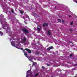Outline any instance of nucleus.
I'll list each match as a JSON object with an SVG mask.
<instances>
[{"instance_id": "nucleus-1", "label": "nucleus", "mask_w": 77, "mask_h": 77, "mask_svg": "<svg viewBox=\"0 0 77 77\" xmlns=\"http://www.w3.org/2000/svg\"><path fill=\"white\" fill-rule=\"evenodd\" d=\"M22 30L23 32H24V33H29V30L26 28L22 29Z\"/></svg>"}, {"instance_id": "nucleus-2", "label": "nucleus", "mask_w": 77, "mask_h": 77, "mask_svg": "<svg viewBox=\"0 0 77 77\" xmlns=\"http://www.w3.org/2000/svg\"><path fill=\"white\" fill-rule=\"evenodd\" d=\"M25 50H26V51H27L28 53H32V51H31V50H30L28 48H25Z\"/></svg>"}, {"instance_id": "nucleus-3", "label": "nucleus", "mask_w": 77, "mask_h": 77, "mask_svg": "<svg viewBox=\"0 0 77 77\" xmlns=\"http://www.w3.org/2000/svg\"><path fill=\"white\" fill-rule=\"evenodd\" d=\"M52 49H53V46L49 47V48H47V50L48 51H50V50H51Z\"/></svg>"}, {"instance_id": "nucleus-4", "label": "nucleus", "mask_w": 77, "mask_h": 77, "mask_svg": "<svg viewBox=\"0 0 77 77\" xmlns=\"http://www.w3.org/2000/svg\"><path fill=\"white\" fill-rule=\"evenodd\" d=\"M41 26H38L37 27V30L38 31H41Z\"/></svg>"}, {"instance_id": "nucleus-5", "label": "nucleus", "mask_w": 77, "mask_h": 77, "mask_svg": "<svg viewBox=\"0 0 77 77\" xmlns=\"http://www.w3.org/2000/svg\"><path fill=\"white\" fill-rule=\"evenodd\" d=\"M48 23H44L43 25V27H46L48 26Z\"/></svg>"}, {"instance_id": "nucleus-6", "label": "nucleus", "mask_w": 77, "mask_h": 77, "mask_svg": "<svg viewBox=\"0 0 77 77\" xmlns=\"http://www.w3.org/2000/svg\"><path fill=\"white\" fill-rule=\"evenodd\" d=\"M28 59L29 60H30V61H31V62H33V61L32 60V57L31 56H30L28 58Z\"/></svg>"}, {"instance_id": "nucleus-7", "label": "nucleus", "mask_w": 77, "mask_h": 77, "mask_svg": "<svg viewBox=\"0 0 77 77\" xmlns=\"http://www.w3.org/2000/svg\"><path fill=\"white\" fill-rule=\"evenodd\" d=\"M11 44L12 46H13V47H15V44L14 43V41H12V42H11Z\"/></svg>"}, {"instance_id": "nucleus-8", "label": "nucleus", "mask_w": 77, "mask_h": 77, "mask_svg": "<svg viewBox=\"0 0 77 77\" xmlns=\"http://www.w3.org/2000/svg\"><path fill=\"white\" fill-rule=\"evenodd\" d=\"M23 41L25 42L27 41V38L26 37H24L23 39Z\"/></svg>"}, {"instance_id": "nucleus-9", "label": "nucleus", "mask_w": 77, "mask_h": 77, "mask_svg": "<svg viewBox=\"0 0 77 77\" xmlns=\"http://www.w3.org/2000/svg\"><path fill=\"white\" fill-rule=\"evenodd\" d=\"M23 53H24V55L26 57H27V58H28V57H27V52H23Z\"/></svg>"}, {"instance_id": "nucleus-10", "label": "nucleus", "mask_w": 77, "mask_h": 77, "mask_svg": "<svg viewBox=\"0 0 77 77\" xmlns=\"http://www.w3.org/2000/svg\"><path fill=\"white\" fill-rule=\"evenodd\" d=\"M0 36H2V35H3V32H2V31H0Z\"/></svg>"}, {"instance_id": "nucleus-11", "label": "nucleus", "mask_w": 77, "mask_h": 77, "mask_svg": "<svg viewBox=\"0 0 77 77\" xmlns=\"http://www.w3.org/2000/svg\"><path fill=\"white\" fill-rule=\"evenodd\" d=\"M48 33L49 35H51V32L50 31H48Z\"/></svg>"}, {"instance_id": "nucleus-12", "label": "nucleus", "mask_w": 77, "mask_h": 77, "mask_svg": "<svg viewBox=\"0 0 77 77\" xmlns=\"http://www.w3.org/2000/svg\"><path fill=\"white\" fill-rule=\"evenodd\" d=\"M11 11L13 14H14V10L13 9L11 10Z\"/></svg>"}, {"instance_id": "nucleus-13", "label": "nucleus", "mask_w": 77, "mask_h": 77, "mask_svg": "<svg viewBox=\"0 0 77 77\" xmlns=\"http://www.w3.org/2000/svg\"><path fill=\"white\" fill-rule=\"evenodd\" d=\"M57 21H58V22H61V20H60V19H58Z\"/></svg>"}, {"instance_id": "nucleus-14", "label": "nucleus", "mask_w": 77, "mask_h": 77, "mask_svg": "<svg viewBox=\"0 0 77 77\" xmlns=\"http://www.w3.org/2000/svg\"><path fill=\"white\" fill-rule=\"evenodd\" d=\"M30 70H28V71H27L26 72V74H27V73H28V72H30Z\"/></svg>"}, {"instance_id": "nucleus-15", "label": "nucleus", "mask_w": 77, "mask_h": 77, "mask_svg": "<svg viewBox=\"0 0 77 77\" xmlns=\"http://www.w3.org/2000/svg\"><path fill=\"white\" fill-rule=\"evenodd\" d=\"M20 13L22 14H23V11L21 10H20Z\"/></svg>"}, {"instance_id": "nucleus-16", "label": "nucleus", "mask_w": 77, "mask_h": 77, "mask_svg": "<svg viewBox=\"0 0 77 77\" xmlns=\"http://www.w3.org/2000/svg\"><path fill=\"white\" fill-rule=\"evenodd\" d=\"M62 22L63 23H65V21H64V20H62Z\"/></svg>"}, {"instance_id": "nucleus-17", "label": "nucleus", "mask_w": 77, "mask_h": 77, "mask_svg": "<svg viewBox=\"0 0 77 77\" xmlns=\"http://www.w3.org/2000/svg\"><path fill=\"white\" fill-rule=\"evenodd\" d=\"M73 24V22H72L71 23H70V25H72Z\"/></svg>"}, {"instance_id": "nucleus-18", "label": "nucleus", "mask_w": 77, "mask_h": 77, "mask_svg": "<svg viewBox=\"0 0 77 77\" xmlns=\"http://www.w3.org/2000/svg\"><path fill=\"white\" fill-rule=\"evenodd\" d=\"M42 68H43V69H44L45 68V67L44 66H42Z\"/></svg>"}, {"instance_id": "nucleus-19", "label": "nucleus", "mask_w": 77, "mask_h": 77, "mask_svg": "<svg viewBox=\"0 0 77 77\" xmlns=\"http://www.w3.org/2000/svg\"><path fill=\"white\" fill-rule=\"evenodd\" d=\"M72 55H73L72 54H71L70 55V57H72Z\"/></svg>"}, {"instance_id": "nucleus-20", "label": "nucleus", "mask_w": 77, "mask_h": 77, "mask_svg": "<svg viewBox=\"0 0 77 77\" xmlns=\"http://www.w3.org/2000/svg\"><path fill=\"white\" fill-rule=\"evenodd\" d=\"M37 75H38V73H36L35 75V76H37Z\"/></svg>"}, {"instance_id": "nucleus-21", "label": "nucleus", "mask_w": 77, "mask_h": 77, "mask_svg": "<svg viewBox=\"0 0 77 77\" xmlns=\"http://www.w3.org/2000/svg\"><path fill=\"white\" fill-rule=\"evenodd\" d=\"M32 65H35V63H34L33 62V63H32Z\"/></svg>"}, {"instance_id": "nucleus-22", "label": "nucleus", "mask_w": 77, "mask_h": 77, "mask_svg": "<svg viewBox=\"0 0 77 77\" xmlns=\"http://www.w3.org/2000/svg\"><path fill=\"white\" fill-rule=\"evenodd\" d=\"M47 66H50V65L49 64H47Z\"/></svg>"}, {"instance_id": "nucleus-23", "label": "nucleus", "mask_w": 77, "mask_h": 77, "mask_svg": "<svg viewBox=\"0 0 77 77\" xmlns=\"http://www.w3.org/2000/svg\"><path fill=\"white\" fill-rule=\"evenodd\" d=\"M70 30V32H71V31H72V29H70V30Z\"/></svg>"}, {"instance_id": "nucleus-24", "label": "nucleus", "mask_w": 77, "mask_h": 77, "mask_svg": "<svg viewBox=\"0 0 77 77\" xmlns=\"http://www.w3.org/2000/svg\"><path fill=\"white\" fill-rule=\"evenodd\" d=\"M69 42V43H72V44H73V43H72V42Z\"/></svg>"}, {"instance_id": "nucleus-25", "label": "nucleus", "mask_w": 77, "mask_h": 77, "mask_svg": "<svg viewBox=\"0 0 77 77\" xmlns=\"http://www.w3.org/2000/svg\"><path fill=\"white\" fill-rule=\"evenodd\" d=\"M21 50H23V48H21Z\"/></svg>"}, {"instance_id": "nucleus-26", "label": "nucleus", "mask_w": 77, "mask_h": 77, "mask_svg": "<svg viewBox=\"0 0 77 77\" xmlns=\"http://www.w3.org/2000/svg\"><path fill=\"white\" fill-rule=\"evenodd\" d=\"M36 53H37V54H39V53H38L37 52Z\"/></svg>"}, {"instance_id": "nucleus-27", "label": "nucleus", "mask_w": 77, "mask_h": 77, "mask_svg": "<svg viewBox=\"0 0 77 77\" xmlns=\"http://www.w3.org/2000/svg\"><path fill=\"white\" fill-rule=\"evenodd\" d=\"M75 2H76V3H77V1H75Z\"/></svg>"}, {"instance_id": "nucleus-28", "label": "nucleus", "mask_w": 77, "mask_h": 77, "mask_svg": "<svg viewBox=\"0 0 77 77\" xmlns=\"http://www.w3.org/2000/svg\"><path fill=\"white\" fill-rule=\"evenodd\" d=\"M69 17H71V15H69Z\"/></svg>"}, {"instance_id": "nucleus-29", "label": "nucleus", "mask_w": 77, "mask_h": 77, "mask_svg": "<svg viewBox=\"0 0 77 77\" xmlns=\"http://www.w3.org/2000/svg\"><path fill=\"white\" fill-rule=\"evenodd\" d=\"M16 48H17V47H16Z\"/></svg>"}, {"instance_id": "nucleus-30", "label": "nucleus", "mask_w": 77, "mask_h": 77, "mask_svg": "<svg viewBox=\"0 0 77 77\" xmlns=\"http://www.w3.org/2000/svg\"><path fill=\"white\" fill-rule=\"evenodd\" d=\"M34 29H36V28H34Z\"/></svg>"}]
</instances>
